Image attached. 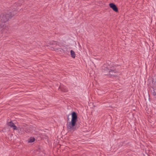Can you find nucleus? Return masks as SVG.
<instances>
[{"mask_svg":"<svg viewBox=\"0 0 156 156\" xmlns=\"http://www.w3.org/2000/svg\"><path fill=\"white\" fill-rule=\"evenodd\" d=\"M60 44L58 42H54L52 44V49L55 51H61L62 48Z\"/></svg>","mask_w":156,"mask_h":156,"instance_id":"7ed1b4c3","label":"nucleus"},{"mask_svg":"<svg viewBox=\"0 0 156 156\" xmlns=\"http://www.w3.org/2000/svg\"><path fill=\"white\" fill-rule=\"evenodd\" d=\"M15 130H17L19 133L22 134L23 132V130L26 132H31V131L29 129H28L27 128H26L25 126H23L22 127H19L18 128L16 127V129Z\"/></svg>","mask_w":156,"mask_h":156,"instance_id":"20e7f679","label":"nucleus"},{"mask_svg":"<svg viewBox=\"0 0 156 156\" xmlns=\"http://www.w3.org/2000/svg\"><path fill=\"white\" fill-rule=\"evenodd\" d=\"M26 128H27V129H29L31 131V130L30 129V128H28V127H27L26 128Z\"/></svg>","mask_w":156,"mask_h":156,"instance_id":"9b49d317","label":"nucleus"},{"mask_svg":"<svg viewBox=\"0 0 156 156\" xmlns=\"http://www.w3.org/2000/svg\"><path fill=\"white\" fill-rule=\"evenodd\" d=\"M35 140V138L34 137H31L28 139V143H32L34 142Z\"/></svg>","mask_w":156,"mask_h":156,"instance_id":"6e6552de","label":"nucleus"},{"mask_svg":"<svg viewBox=\"0 0 156 156\" xmlns=\"http://www.w3.org/2000/svg\"><path fill=\"white\" fill-rule=\"evenodd\" d=\"M109 6L116 12H118V9L116 5L113 3H111L109 4Z\"/></svg>","mask_w":156,"mask_h":156,"instance_id":"39448f33","label":"nucleus"},{"mask_svg":"<svg viewBox=\"0 0 156 156\" xmlns=\"http://www.w3.org/2000/svg\"><path fill=\"white\" fill-rule=\"evenodd\" d=\"M7 125L8 126H10V127L12 128L14 130L16 129V127L12 121H10L8 122L7 123Z\"/></svg>","mask_w":156,"mask_h":156,"instance_id":"423d86ee","label":"nucleus"},{"mask_svg":"<svg viewBox=\"0 0 156 156\" xmlns=\"http://www.w3.org/2000/svg\"><path fill=\"white\" fill-rule=\"evenodd\" d=\"M59 88L62 91L64 92H66L68 91L66 89L64 88L61 87H60Z\"/></svg>","mask_w":156,"mask_h":156,"instance_id":"9d476101","label":"nucleus"},{"mask_svg":"<svg viewBox=\"0 0 156 156\" xmlns=\"http://www.w3.org/2000/svg\"><path fill=\"white\" fill-rule=\"evenodd\" d=\"M12 16L10 12L8 13L3 14L1 18V21L2 23H5L9 21L12 17Z\"/></svg>","mask_w":156,"mask_h":156,"instance_id":"f03ea898","label":"nucleus"},{"mask_svg":"<svg viewBox=\"0 0 156 156\" xmlns=\"http://www.w3.org/2000/svg\"><path fill=\"white\" fill-rule=\"evenodd\" d=\"M77 119V116L76 113L74 112H73L72 113L71 121L67 123V129L69 131L73 132L75 130V125Z\"/></svg>","mask_w":156,"mask_h":156,"instance_id":"f257e3e1","label":"nucleus"},{"mask_svg":"<svg viewBox=\"0 0 156 156\" xmlns=\"http://www.w3.org/2000/svg\"><path fill=\"white\" fill-rule=\"evenodd\" d=\"M109 73L110 75H113V73H116L117 72V71L115 70H113L112 69H110L109 71Z\"/></svg>","mask_w":156,"mask_h":156,"instance_id":"1a4fd4ad","label":"nucleus"},{"mask_svg":"<svg viewBox=\"0 0 156 156\" xmlns=\"http://www.w3.org/2000/svg\"><path fill=\"white\" fill-rule=\"evenodd\" d=\"M70 54L72 57L73 58H75L76 55L75 52L73 50H71Z\"/></svg>","mask_w":156,"mask_h":156,"instance_id":"0eeeda50","label":"nucleus"}]
</instances>
